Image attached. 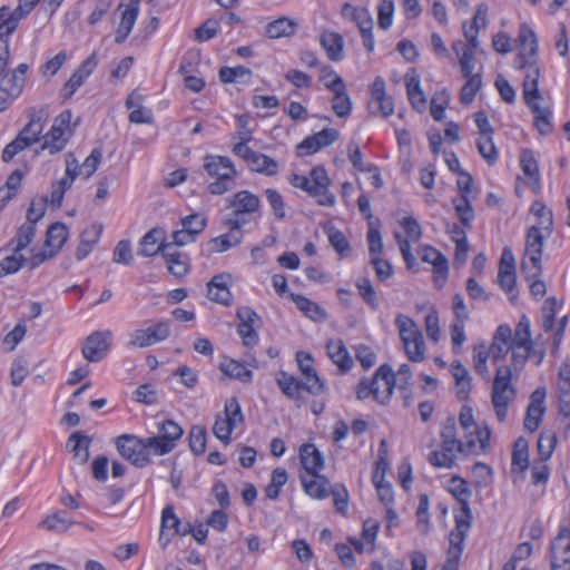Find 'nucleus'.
<instances>
[{"instance_id":"obj_38","label":"nucleus","mask_w":570,"mask_h":570,"mask_svg":"<svg viewBox=\"0 0 570 570\" xmlns=\"http://www.w3.org/2000/svg\"><path fill=\"white\" fill-rule=\"evenodd\" d=\"M297 22L287 17H281L266 26L265 32L271 39L287 38L297 30Z\"/></svg>"},{"instance_id":"obj_30","label":"nucleus","mask_w":570,"mask_h":570,"mask_svg":"<svg viewBox=\"0 0 570 570\" xmlns=\"http://www.w3.org/2000/svg\"><path fill=\"white\" fill-rule=\"evenodd\" d=\"M243 239L242 229L229 227V232L206 243V250L209 254L223 253L240 244Z\"/></svg>"},{"instance_id":"obj_7","label":"nucleus","mask_w":570,"mask_h":570,"mask_svg":"<svg viewBox=\"0 0 570 570\" xmlns=\"http://www.w3.org/2000/svg\"><path fill=\"white\" fill-rule=\"evenodd\" d=\"M28 69L27 63H20L11 72L4 71L0 76V109H8L11 102L22 94Z\"/></svg>"},{"instance_id":"obj_18","label":"nucleus","mask_w":570,"mask_h":570,"mask_svg":"<svg viewBox=\"0 0 570 570\" xmlns=\"http://www.w3.org/2000/svg\"><path fill=\"white\" fill-rule=\"evenodd\" d=\"M552 570H570V529L562 528L551 544Z\"/></svg>"},{"instance_id":"obj_26","label":"nucleus","mask_w":570,"mask_h":570,"mask_svg":"<svg viewBox=\"0 0 570 570\" xmlns=\"http://www.w3.org/2000/svg\"><path fill=\"white\" fill-rule=\"evenodd\" d=\"M546 397V391L537 389L530 397V404L527 409V414L524 417V429L534 432L540 423L542 415L544 413L543 401Z\"/></svg>"},{"instance_id":"obj_9","label":"nucleus","mask_w":570,"mask_h":570,"mask_svg":"<svg viewBox=\"0 0 570 570\" xmlns=\"http://www.w3.org/2000/svg\"><path fill=\"white\" fill-rule=\"evenodd\" d=\"M342 16L344 19L351 20L356 23L360 29L363 45L368 52L374 50V38H373V19L370 11L365 8L354 7L350 3H345L342 7Z\"/></svg>"},{"instance_id":"obj_49","label":"nucleus","mask_w":570,"mask_h":570,"mask_svg":"<svg viewBox=\"0 0 570 570\" xmlns=\"http://www.w3.org/2000/svg\"><path fill=\"white\" fill-rule=\"evenodd\" d=\"M67 226L62 223H55L47 230L45 246L48 247L50 250H56L57 254L67 240Z\"/></svg>"},{"instance_id":"obj_39","label":"nucleus","mask_w":570,"mask_h":570,"mask_svg":"<svg viewBox=\"0 0 570 570\" xmlns=\"http://www.w3.org/2000/svg\"><path fill=\"white\" fill-rule=\"evenodd\" d=\"M538 99H529L525 105L534 114V125L541 135H549L553 130L551 122V110L549 107H542L537 102Z\"/></svg>"},{"instance_id":"obj_47","label":"nucleus","mask_w":570,"mask_h":570,"mask_svg":"<svg viewBox=\"0 0 570 570\" xmlns=\"http://www.w3.org/2000/svg\"><path fill=\"white\" fill-rule=\"evenodd\" d=\"M529 468V445L524 438H519L513 444L512 472H524Z\"/></svg>"},{"instance_id":"obj_23","label":"nucleus","mask_w":570,"mask_h":570,"mask_svg":"<svg viewBox=\"0 0 570 570\" xmlns=\"http://www.w3.org/2000/svg\"><path fill=\"white\" fill-rule=\"evenodd\" d=\"M512 330L509 325H500L488 346V351L493 362H499L505 357L512 347Z\"/></svg>"},{"instance_id":"obj_6","label":"nucleus","mask_w":570,"mask_h":570,"mask_svg":"<svg viewBox=\"0 0 570 570\" xmlns=\"http://www.w3.org/2000/svg\"><path fill=\"white\" fill-rule=\"evenodd\" d=\"M244 422V415L236 397L225 401L223 414H217L213 425L214 435L223 443L230 442V434L235 428Z\"/></svg>"},{"instance_id":"obj_11","label":"nucleus","mask_w":570,"mask_h":570,"mask_svg":"<svg viewBox=\"0 0 570 570\" xmlns=\"http://www.w3.org/2000/svg\"><path fill=\"white\" fill-rule=\"evenodd\" d=\"M70 119V111H63L55 118L50 130L42 137L40 150H48L50 155H55L66 147L68 139L65 137V131L69 127Z\"/></svg>"},{"instance_id":"obj_54","label":"nucleus","mask_w":570,"mask_h":570,"mask_svg":"<svg viewBox=\"0 0 570 570\" xmlns=\"http://www.w3.org/2000/svg\"><path fill=\"white\" fill-rule=\"evenodd\" d=\"M220 371L232 377V379H236V380H239L242 382H249L252 380V371L247 370L244 364L237 362V361H234V360H228L226 362H223L220 364Z\"/></svg>"},{"instance_id":"obj_3","label":"nucleus","mask_w":570,"mask_h":570,"mask_svg":"<svg viewBox=\"0 0 570 570\" xmlns=\"http://www.w3.org/2000/svg\"><path fill=\"white\" fill-rule=\"evenodd\" d=\"M513 371L511 366L500 365L492 381L491 403L498 421L504 422L508 407L517 397V387L512 384Z\"/></svg>"},{"instance_id":"obj_43","label":"nucleus","mask_w":570,"mask_h":570,"mask_svg":"<svg viewBox=\"0 0 570 570\" xmlns=\"http://www.w3.org/2000/svg\"><path fill=\"white\" fill-rule=\"evenodd\" d=\"M291 297L297 308L307 317L313 321H325L327 317L326 311L315 302L297 294H291Z\"/></svg>"},{"instance_id":"obj_4","label":"nucleus","mask_w":570,"mask_h":570,"mask_svg":"<svg viewBox=\"0 0 570 570\" xmlns=\"http://www.w3.org/2000/svg\"><path fill=\"white\" fill-rule=\"evenodd\" d=\"M204 169L210 177L216 178L207 187L209 194L223 195L235 187L238 173L228 157L206 155L204 157Z\"/></svg>"},{"instance_id":"obj_50","label":"nucleus","mask_w":570,"mask_h":570,"mask_svg":"<svg viewBox=\"0 0 570 570\" xmlns=\"http://www.w3.org/2000/svg\"><path fill=\"white\" fill-rule=\"evenodd\" d=\"M406 91L414 109L422 111L426 107V98L420 86L417 76L406 77Z\"/></svg>"},{"instance_id":"obj_59","label":"nucleus","mask_w":570,"mask_h":570,"mask_svg":"<svg viewBox=\"0 0 570 570\" xmlns=\"http://www.w3.org/2000/svg\"><path fill=\"white\" fill-rule=\"evenodd\" d=\"M287 482V472L283 468H276L272 472L271 483L265 488V495L269 500H276L281 488Z\"/></svg>"},{"instance_id":"obj_37","label":"nucleus","mask_w":570,"mask_h":570,"mask_svg":"<svg viewBox=\"0 0 570 570\" xmlns=\"http://www.w3.org/2000/svg\"><path fill=\"white\" fill-rule=\"evenodd\" d=\"M101 230L102 226L96 224L83 229L80 236V243L76 250L77 259L81 261L89 255L94 246L98 243Z\"/></svg>"},{"instance_id":"obj_61","label":"nucleus","mask_w":570,"mask_h":570,"mask_svg":"<svg viewBox=\"0 0 570 570\" xmlns=\"http://www.w3.org/2000/svg\"><path fill=\"white\" fill-rule=\"evenodd\" d=\"M362 299L372 308L376 309L379 306L376 291L374 289L371 281L366 277H361L355 284Z\"/></svg>"},{"instance_id":"obj_34","label":"nucleus","mask_w":570,"mask_h":570,"mask_svg":"<svg viewBox=\"0 0 570 570\" xmlns=\"http://www.w3.org/2000/svg\"><path fill=\"white\" fill-rule=\"evenodd\" d=\"M276 383L286 397L296 402L297 406H301L303 403L301 391L303 389L302 383L296 377L285 371H281L276 374Z\"/></svg>"},{"instance_id":"obj_24","label":"nucleus","mask_w":570,"mask_h":570,"mask_svg":"<svg viewBox=\"0 0 570 570\" xmlns=\"http://www.w3.org/2000/svg\"><path fill=\"white\" fill-rule=\"evenodd\" d=\"M97 67L96 53H91L79 68L71 75L69 80L65 83L63 97L70 98L85 82V80L94 72Z\"/></svg>"},{"instance_id":"obj_28","label":"nucleus","mask_w":570,"mask_h":570,"mask_svg":"<svg viewBox=\"0 0 570 570\" xmlns=\"http://www.w3.org/2000/svg\"><path fill=\"white\" fill-rule=\"evenodd\" d=\"M303 489L313 499L322 500L330 495V481L318 473L301 475Z\"/></svg>"},{"instance_id":"obj_62","label":"nucleus","mask_w":570,"mask_h":570,"mask_svg":"<svg viewBox=\"0 0 570 570\" xmlns=\"http://www.w3.org/2000/svg\"><path fill=\"white\" fill-rule=\"evenodd\" d=\"M71 520L67 518L66 512H56L53 514L48 515L40 525L46 528L49 531L56 532H66L71 525Z\"/></svg>"},{"instance_id":"obj_13","label":"nucleus","mask_w":570,"mask_h":570,"mask_svg":"<svg viewBox=\"0 0 570 570\" xmlns=\"http://www.w3.org/2000/svg\"><path fill=\"white\" fill-rule=\"evenodd\" d=\"M170 335V326L167 321H160L147 328L135 330L130 334L128 345L145 348L158 342L165 341Z\"/></svg>"},{"instance_id":"obj_58","label":"nucleus","mask_w":570,"mask_h":570,"mask_svg":"<svg viewBox=\"0 0 570 570\" xmlns=\"http://www.w3.org/2000/svg\"><path fill=\"white\" fill-rule=\"evenodd\" d=\"M239 141L234 145L233 153L237 157L242 158L246 164L255 156V150L249 148L247 144L252 140V130L238 131L236 136Z\"/></svg>"},{"instance_id":"obj_22","label":"nucleus","mask_w":570,"mask_h":570,"mask_svg":"<svg viewBox=\"0 0 570 570\" xmlns=\"http://www.w3.org/2000/svg\"><path fill=\"white\" fill-rule=\"evenodd\" d=\"M37 6L31 0H19L16 9L11 10L8 6H2L0 9H6L0 22L7 32V36L12 35L18 28L19 21L26 18Z\"/></svg>"},{"instance_id":"obj_53","label":"nucleus","mask_w":570,"mask_h":570,"mask_svg":"<svg viewBox=\"0 0 570 570\" xmlns=\"http://www.w3.org/2000/svg\"><path fill=\"white\" fill-rule=\"evenodd\" d=\"M533 351V344H524V343H513L511 347V361H512V371L513 373H519L528 358L530 357L531 352Z\"/></svg>"},{"instance_id":"obj_16","label":"nucleus","mask_w":570,"mask_h":570,"mask_svg":"<svg viewBox=\"0 0 570 570\" xmlns=\"http://www.w3.org/2000/svg\"><path fill=\"white\" fill-rule=\"evenodd\" d=\"M236 316L239 320L237 326V333L242 338L243 344L246 347H253L258 343V333L254 325L259 322L261 318L255 311L250 307H239L236 312Z\"/></svg>"},{"instance_id":"obj_44","label":"nucleus","mask_w":570,"mask_h":570,"mask_svg":"<svg viewBox=\"0 0 570 570\" xmlns=\"http://www.w3.org/2000/svg\"><path fill=\"white\" fill-rule=\"evenodd\" d=\"M395 325L403 345H409L411 341L422 335L416 323L406 315L397 314Z\"/></svg>"},{"instance_id":"obj_5","label":"nucleus","mask_w":570,"mask_h":570,"mask_svg":"<svg viewBox=\"0 0 570 570\" xmlns=\"http://www.w3.org/2000/svg\"><path fill=\"white\" fill-rule=\"evenodd\" d=\"M227 208H230L232 215L227 219V225L234 229H242L250 222L252 216L259 212V197L249 190H240L227 198Z\"/></svg>"},{"instance_id":"obj_56","label":"nucleus","mask_w":570,"mask_h":570,"mask_svg":"<svg viewBox=\"0 0 570 570\" xmlns=\"http://www.w3.org/2000/svg\"><path fill=\"white\" fill-rule=\"evenodd\" d=\"M557 441H558V439H557V435L554 432H550V431L541 432V434L538 439V442H537V449H538V455H539L538 460L548 461L553 453V450L557 445Z\"/></svg>"},{"instance_id":"obj_40","label":"nucleus","mask_w":570,"mask_h":570,"mask_svg":"<svg viewBox=\"0 0 570 570\" xmlns=\"http://www.w3.org/2000/svg\"><path fill=\"white\" fill-rule=\"evenodd\" d=\"M451 374L455 381L456 395L465 400L471 391V376L465 366L459 361L451 364Z\"/></svg>"},{"instance_id":"obj_25","label":"nucleus","mask_w":570,"mask_h":570,"mask_svg":"<svg viewBox=\"0 0 570 570\" xmlns=\"http://www.w3.org/2000/svg\"><path fill=\"white\" fill-rule=\"evenodd\" d=\"M230 274L223 273L214 276L207 284L208 298L218 304L229 306L232 304V293L229 291Z\"/></svg>"},{"instance_id":"obj_36","label":"nucleus","mask_w":570,"mask_h":570,"mask_svg":"<svg viewBox=\"0 0 570 570\" xmlns=\"http://www.w3.org/2000/svg\"><path fill=\"white\" fill-rule=\"evenodd\" d=\"M90 438L81 432H73L69 439L67 446H70V452L73 454V460L83 465L89 459Z\"/></svg>"},{"instance_id":"obj_27","label":"nucleus","mask_w":570,"mask_h":570,"mask_svg":"<svg viewBox=\"0 0 570 570\" xmlns=\"http://www.w3.org/2000/svg\"><path fill=\"white\" fill-rule=\"evenodd\" d=\"M422 261L433 265L434 282L442 286L449 272L446 257L434 247L425 246L422 250Z\"/></svg>"},{"instance_id":"obj_35","label":"nucleus","mask_w":570,"mask_h":570,"mask_svg":"<svg viewBox=\"0 0 570 570\" xmlns=\"http://www.w3.org/2000/svg\"><path fill=\"white\" fill-rule=\"evenodd\" d=\"M327 354L342 372H347L353 366V358L342 340H331L327 343Z\"/></svg>"},{"instance_id":"obj_51","label":"nucleus","mask_w":570,"mask_h":570,"mask_svg":"<svg viewBox=\"0 0 570 570\" xmlns=\"http://www.w3.org/2000/svg\"><path fill=\"white\" fill-rule=\"evenodd\" d=\"M473 367L474 371L484 380L490 379V372L487 365L491 355L488 351V346L484 343L475 345L473 347Z\"/></svg>"},{"instance_id":"obj_10","label":"nucleus","mask_w":570,"mask_h":570,"mask_svg":"<svg viewBox=\"0 0 570 570\" xmlns=\"http://www.w3.org/2000/svg\"><path fill=\"white\" fill-rule=\"evenodd\" d=\"M116 446L118 453L137 468H144L149 463L146 456L144 439L132 434H122L117 438Z\"/></svg>"},{"instance_id":"obj_20","label":"nucleus","mask_w":570,"mask_h":570,"mask_svg":"<svg viewBox=\"0 0 570 570\" xmlns=\"http://www.w3.org/2000/svg\"><path fill=\"white\" fill-rule=\"evenodd\" d=\"M474 446L473 439H468L465 442L456 439L455 422L453 419H448L441 431V448L448 452L456 451L469 454L473 452Z\"/></svg>"},{"instance_id":"obj_17","label":"nucleus","mask_w":570,"mask_h":570,"mask_svg":"<svg viewBox=\"0 0 570 570\" xmlns=\"http://www.w3.org/2000/svg\"><path fill=\"white\" fill-rule=\"evenodd\" d=\"M328 76H334L331 82L325 83V87L334 92L332 109L337 117L346 118L352 111V100L347 94L346 85L342 77L335 72H331Z\"/></svg>"},{"instance_id":"obj_52","label":"nucleus","mask_w":570,"mask_h":570,"mask_svg":"<svg viewBox=\"0 0 570 570\" xmlns=\"http://www.w3.org/2000/svg\"><path fill=\"white\" fill-rule=\"evenodd\" d=\"M219 79L224 83H230V82H246L250 76L252 70L244 67V66H236V67H222L219 69Z\"/></svg>"},{"instance_id":"obj_45","label":"nucleus","mask_w":570,"mask_h":570,"mask_svg":"<svg viewBox=\"0 0 570 570\" xmlns=\"http://www.w3.org/2000/svg\"><path fill=\"white\" fill-rule=\"evenodd\" d=\"M452 50L459 58L460 69L464 77H470L474 69V55L469 45L458 40L452 43Z\"/></svg>"},{"instance_id":"obj_42","label":"nucleus","mask_w":570,"mask_h":570,"mask_svg":"<svg viewBox=\"0 0 570 570\" xmlns=\"http://www.w3.org/2000/svg\"><path fill=\"white\" fill-rule=\"evenodd\" d=\"M470 521L471 519L465 518L463 514L455 517V529L450 533V548L448 551L455 549L459 550L458 556H462L466 532L471 525Z\"/></svg>"},{"instance_id":"obj_15","label":"nucleus","mask_w":570,"mask_h":570,"mask_svg":"<svg viewBox=\"0 0 570 570\" xmlns=\"http://www.w3.org/2000/svg\"><path fill=\"white\" fill-rule=\"evenodd\" d=\"M371 383L373 397L381 404L387 403L395 386V375L392 368L387 364L381 365Z\"/></svg>"},{"instance_id":"obj_2","label":"nucleus","mask_w":570,"mask_h":570,"mask_svg":"<svg viewBox=\"0 0 570 570\" xmlns=\"http://www.w3.org/2000/svg\"><path fill=\"white\" fill-rule=\"evenodd\" d=\"M289 183L315 198L320 206L331 207L336 203L335 195L330 190L331 178L323 166L312 168L307 176L293 174Z\"/></svg>"},{"instance_id":"obj_33","label":"nucleus","mask_w":570,"mask_h":570,"mask_svg":"<svg viewBox=\"0 0 570 570\" xmlns=\"http://www.w3.org/2000/svg\"><path fill=\"white\" fill-rule=\"evenodd\" d=\"M299 456L306 474L318 473L324 468V458L312 443H305L299 448Z\"/></svg>"},{"instance_id":"obj_8","label":"nucleus","mask_w":570,"mask_h":570,"mask_svg":"<svg viewBox=\"0 0 570 570\" xmlns=\"http://www.w3.org/2000/svg\"><path fill=\"white\" fill-rule=\"evenodd\" d=\"M543 234L540 228L532 226L527 234L525 256L528 261H522L521 268L527 274V278H533L541 272V256L543 247Z\"/></svg>"},{"instance_id":"obj_41","label":"nucleus","mask_w":570,"mask_h":570,"mask_svg":"<svg viewBox=\"0 0 570 570\" xmlns=\"http://www.w3.org/2000/svg\"><path fill=\"white\" fill-rule=\"evenodd\" d=\"M36 235V225L32 223L22 224L13 237L6 246L4 249L14 253H21L22 249L27 248Z\"/></svg>"},{"instance_id":"obj_1","label":"nucleus","mask_w":570,"mask_h":570,"mask_svg":"<svg viewBox=\"0 0 570 570\" xmlns=\"http://www.w3.org/2000/svg\"><path fill=\"white\" fill-rule=\"evenodd\" d=\"M518 41L520 52L514 59L517 69L524 71L523 99H542L539 90L540 68L538 65L539 45L535 32L527 24L522 23L519 28Z\"/></svg>"},{"instance_id":"obj_29","label":"nucleus","mask_w":570,"mask_h":570,"mask_svg":"<svg viewBox=\"0 0 570 570\" xmlns=\"http://www.w3.org/2000/svg\"><path fill=\"white\" fill-rule=\"evenodd\" d=\"M165 242V230L155 227L146 233L139 242L138 255L151 257L158 254Z\"/></svg>"},{"instance_id":"obj_19","label":"nucleus","mask_w":570,"mask_h":570,"mask_svg":"<svg viewBox=\"0 0 570 570\" xmlns=\"http://www.w3.org/2000/svg\"><path fill=\"white\" fill-rule=\"evenodd\" d=\"M340 137V132L334 128H324L323 130L306 137L297 147V156H307L334 144Z\"/></svg>"},{"instance_id":"obj_21","label":"nucleus","mask_w":570,"mask_h":570,"mask_svg":"<svg viewBox=\"0 0 570 570\" xmlns=\"http://www.w3.org/2000/svg\"><path fill=\"white\" fill-rule=\"evenodd\" d=\"M139 0H129L127 3H120L118 9L121 10V19L116 31L115 41L122 43L132 30L139 13Z\"/></svg>"},{"instance_id":"obj_46","label":"nucleus","mask_w":570,"mask_h":570,"mask_svg":"<svg viewBox=\"0 0 570 570\" xmlns=\"http://www.w3.org/2000/svg\"><path fill=\"white\" fill-rule=\"evenodd\" d=\"M249 170L263 174L266 176H274L278 173V164L272 157L256 151L255 156L247 164Z\"/></svg>"},{"instance_id":"obj_55","label":"nucleus","mask_w":570,"mask_h":570,"mask_svg":"<svg viewBox=\"0 0 570 570\" xmlns=\"http://www.w3.org/2000/svg\"><path fill=\"white\" fill-rule=\"evenodd\" d=\"M520 165L523 174L529 178V180L538 185L540 180L539 166L533 151L529 149L523 150L520 157Z\"/></svg>"},{"instance_id":"obj_60","label":"nucleus","mask_w":570,"mask_h":570,"mask_svg":"<svg viewBox=\"0 0 570 570\" xmlns=\"http://www.w3.org/2000/svg\"><path fill=\"white\" fill-rule=\"evenodd\" d=\"M468 80L461 89L460 101L463 105H469L473 101L476 92L480 90L482 81L480 73H472L465 77Z\"/></svg>"},{"instance_id":"obj_32","label":"nucleus","mask_w":570,"mask_h":570,"mask_svg":"<svg viewBox=\"0 0 570 570\" xmlns=\"http://www.w3.org/2000/svg\"><path fill=\"white\" fill-rule=\"evenodd\" d=\"M46 120L47 112L45 110H33L30 114L29 122L20 130L18 136H22L24 141H28V145L31 146L40 139Z\"/></svg>"},{"instance_id":"obj_31","label":"nucleus","mask_w":570,"mask_h":570,"mask_svg":"<svg viewBox=\"0 0 570 570\" xmlns=\"http://www.w3.org/2000/svg\"><path fill=\"white\" fill-rule=\"evenodd\" d=\"M320 45L330 60L341 61L343 59L344 40L340 33L328 30L323 31L320 35Z\"/></svg>"},{"instance_id":"obj_63","label":"nucleus","mask_w":570,"mask_h":570,"mask_svg":"<svg viewBox=\"0 0 570 570\" xmlns=\"http://www.w3.org/2000/svg\"><path fill=\"white\" fill-rule=\"evenodd\" d=\"M146 445V456L149 458V453L153 452L156 455H164L171 452L175 444L167 442L160 434L157 436L144 439Z\"/></svg>"},{"instance_id":"obj_64","label":"nucleus","mask_w":570,"mask_h":570,"mask_svg":"<svg viewBox=\"0 0 570 570\" xmlns=\"http://www.w3.org/2000/svg\"><path fill=\"white\" fill-rule=\"evenodd\" d=\"M558 391L560 402L570 401V363H563L560 366L558 375Z\"/></svg>"},{"instance_id":"obj_14","label":"nucleus","mask_w":570,"mask_h":570,"mask_svg":"<svg viewBox=\"0 0 570 570\" xmlns=\"http://www.w3.org/2000/svg\"><path fill=\"white\" fill-rule=\"evenodd\" d=\"M368 111L373 116L387 117L394 111L393 99L385 94V81L382 77H376L371 87V99L368 101Z\"/></svg>"},{"instance_id":"obj_57","label":"nucleus","mask_w":570,"mask_h":570,"mask_svg":"<svg viewBox=\"0 0 570 570\" xmlns=\"http://www.w3.org/2000/svg\"><path fill=\"white\" fill-rule=\"evenodd\" d=\"M452 484H454L453 489H452V493L458 498V500L461 502V511H462V514L468 518V519H471V510H470V507H469V503H468V497L470 494V490H469V487H468V483L461 479V478H458V476H454L452 478Z\"/></svg>"},{"instance_id":"obj_48","label":"nucleus","mask_w":570,"mask_h":570,"mask_svg":"<svg viewBox=\"0 0 570 570\" xmlns=\"http://www.w3.org/2000/svg\"><path fill=\"white\" fill-rule=\"evenodd\" d=\"M22 178L23 173L20 169H16L9 175L4 186L0 187V210L17 195Z\"/></svg>"},{"instance_id":"obj_12","label":"nucleus","mask_w":570,"mask_h":570,"mask_svg":"<svg viewBox=\"0 0 570 570\" xmlns=\"http://www.w3.org/2000/svg\"><path fill=\"white\" fill-rule=\"evenodd\" d=\"M111 342V331L106 330L92 332L82 343V356L89 362H99L108 354Z\"/></svg>"}]
</instances>
